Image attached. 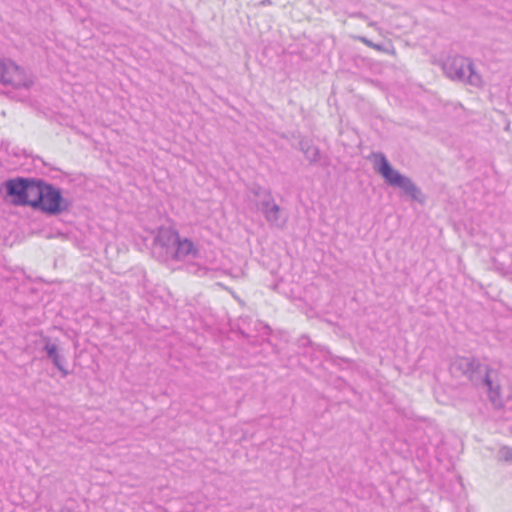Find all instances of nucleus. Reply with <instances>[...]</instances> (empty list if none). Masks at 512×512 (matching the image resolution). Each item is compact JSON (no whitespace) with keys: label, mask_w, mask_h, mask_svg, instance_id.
I'll use <instances>...</instances> for the list:
<instances>
[{"label":"nucleus","mask_w":512,"mask_h":512,"mask_svg":"<svg viewBox=\"0 0 512 512\" xmlns=\"http://www.w3.org/2000/svg\"><path fill=\"white\" fill-rule=\"evenodd\" d=\"M450 371L456 377L467 378L475 386L486 387L493 406L502 407L501 386L494 378L495 370L473 356H458L452 360Z\"/></svg>","instance_id":"f257e3e1"},{"label":"nucleus","mask_w":512,"mask_h":512,"mask_svg":"<svg viewBox=\"0 0 512 512\" xmlns=\"http://www.w3.org/2000/svg\"><path fill=\"white\" fill-rule=\"evenodd\" d=\"M374 169L379 173L385 182L394 188H399L402 194L411 200L424 204L426 197L414 181L406 175L395 170L382 152H373L370 156Z\"/></svg>","instance_id":"f03ea898"},{"label":"nucleus","mask_w":512,"mask_h":512,"mask_svg":"<svg viewBox=\"0 0 512 512\" xmlns=\"http://www.w3.org/2000/svg\"><path fill=\"white\" fill-rule=\"evenodd\" d=\"M442 69L447 77L474 87L483 86V80L474 69L473 62L460 55L448 56L442 64Z\"/></svg>","instance_id":"7ed1b4c3"},{"label":"nucleus","mask_w":512,"mask_h":512,"mask_svg":"<svg viewBox=\"0 0 512 512\" xmlns=\"http://www.w3.org/2000/svg\"><path fill=\"white\" fill-rule=\"evenodd\" d=\"M0 83L8 91L25 89L33 85V80L24 69L9 59L0 58Z\"/></svg>","instance_id":"20e7f679"},{"label":"nucleus","mask_w":512,"mask_h":512,"mask_svg":"<svg viewBox=\"0 0 512 512\" xmlns=\"http://www.w3.org/2000/svg\"><path fill=\"white\" fill-rule=\"evenodd\" d=\"M42 203L35 210H39L47 215H59L70 208L69 200L62 196L59 188L50 183H47L45 186Z\"/></svg>","instance_id":"39448f33"},{"label":"nucleus","mask_w":512,"mask_h":512,"mask_svg":"<svg viewBox=\"0 0 512 512\" xmlns=\"http://www.w3.org/2000/svg\"><path fill=\"white\" fill-rule=\"evenodd\" d=\"M178 236V232L171 228H159L153 240L152 254L159 261H169Z\"/></svg>","instance_id":"423d86ee"},{"label":"nucleus","mask_w":512,"mask_h":512,"mask_svg":"<svg viewBox=\"0 0 512 512\" xmlns=\"http://www.w3.org/2000/svg\"><path fill=\"white\" fill-rule=\"evenodd\" d=\"M28 179L17 177L6 180L2 186L5 189L6 196L11 198V203L15 206H27Z\"/></svg>","instance_id":"0eeeda50"},{"label":"nucleus","mask_w":512,"mask_h":512,"mask_svg":"<svg viewBox=\"0 0 512 512\" xmlns=\"http://www.w3.org/2000/svg\"><path fill=\"white\" fill-rule=\"evenodd\" d=\"M257 210L260 211L265 220L271 226L283 227L286 219L281 217V208L275 202L272 194H270L267 198L261 199L256 202Z\"/></svg>","instance_id":"6e6552de"},{"label":"nucleus","mask_w":512,"mask_h":512,"mask_svg":"<svg viewBox=\"0 0 512 512\" xmlns=\"http://www.w3.org/2000/svg\"><path fill=\"white\" fill-rule=\"evenodd\" d=\"M43 342V351L46 353L47 358L60 371L63 378L68 376L69 371L65 368L66 360L64 355L61 353L60 348L53 343L49 337H44Z\"/></svg>","instance_id":"1a4fd4ad"},{"label":"nucleus","mask_w":512,"mask_h":512,"mask_svg":"<svg viewBox=\"0 0 512 512\" xmlns=\"http://www.w3.org/2000/svg\"><path fill=\"white\" fill-rule=\"evenodd\" d=\"M198 257L199 250L194 243L188 238H181L178 236L173 251L171 252L170 260H183L186 258Z\"/></svg>","instance_id":"9d476101"},{"label":"nucleus","mask_w":512,"mask_h":512,"mask_svg":"<svg viewBox=\"0 0 512 512\" xmlns=\"http://www.w3.org/2000/svg\"><path fill=\"white\" fill-rule=\"evenodd\" d=\"M46 184L47 182L41 179H28L27 198L29 199V203H27V206H30L35 210L36 207L43 204L42 198Z\"/></svg>","instance_id":"9b49d317"},{"label":"nucleus","mask_w":512,"mask_h":512,"mask_svg":"<svg viewBox=\"0 0 512 512\" xmlns=\"http://www.w3.org/2000/svg\"><path fill=\"white\" fill-rule=\"evenodd\" d=\"M299 149L303 152L306 160L311 164H315L320 160V150L312 144L309 139L302 138L299 141Z\"/></svg>","instance_id":"f8f14e48"},{"label":"nucleus","mask_w":512,"mask_h":512,"mask_svg":"<svg viewBox=\"0 0 512 512\" xmlns=\"http://www.w3.org/2000/svg\"><path fill=\"white\" fill-rule=\"evenodd\" d=\"M249 191L257 198V201L267 198L271 191L267 188L260 186L259 184H253L249 188Z\"/></svg>","instance_id":"ddd939ff"},{"label":"nucleus","mask_w":512,"mask_h":512,"mask_svg":"<svg viewBox=\"0 0 512 512\" xmlns=\"http://www.w3.org/2000/svg\"><path fill=\"white\" fill-rule=\"evenodd\" d=\"M499 459L505 462H512V448L508 446H503L498 451Z\"/></svg>","instance_id":"4468645a"},{"label":"nucleus","mask_w":512,"mask_h":512,"mask_svg":"<svg viewBox=\"0 0 512 512\" xmlns=\"http://www.w3.org/2000/svg\"><path fill=\"white\" fill-rule=\"evenodd\" d=\"M358 39H359L362 43H364L366 46H368V47H370V48H371L372 46H374V43H373L371 40L367 39L366 37L361 36V37H359Z\"/></svg>","instance_id":"2eb2a0df"},{"label":"nucleus","mask_w":512,"mask_h":512,"mask_svg":"<svg viewBox=\"0 0 512 512\" xmlns=\"http://www.w3.org/2000/svg\"><path fill=\"white\" fill-rule=\"evenodd\" d=\"M300 342L303 344V345H306V344H311V340L309 339L308 336H302L301 339H300Z\"/></svg>","instance_id":"dca6fc26"},{"label":"nucleus","mask_w":512,"mask_h":512,"mask_svg":"<svg viewBox=\"0 0 512 512\" xmlns=\"http://www.w3.org/2000/svg\"><path fill=\"white\" fill-rule=\"evenodd\" d=\"M371 48L377 50V51H382V46L380 44H375L374 43V46H372Z\"/></svg>","instance_id":"f3484780"},{"label":"nucleus","mask_w":512,"mask_h":512,"mask_svg":"<svg viewBox=\"0 0 512 512\" xmlns=\"http://www.w3.org/2000/svg\"><path fill=\"white\" fill-rule=\"evenodd\" d=\"M355 16L358 18H365V15L361 12L356 13Z\"/></svg>","instance_id":"a211bd4d"},{"label":"nucleus","mask_w":512,"mask_h":512,"mask_svg":"<svg viewBox=\"0 0 512 512\" xmlns=\"http://www.w3.org/2000/svg\"><path fill=\"white\" fill-rule=\"evenodd\" d=\"M265 329H267V330L270 332V328H269V326H267V325H266V326H265Z\"/></svg>","instance_id":"6ab92c4d"}]
</instances>
